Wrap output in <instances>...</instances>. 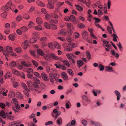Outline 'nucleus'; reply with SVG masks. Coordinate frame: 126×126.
<instances>
[{
	"label": "nucleus",
	"instance_id": "obj_44",
	"mask_svg": "<svg viewBox=\"0 0 126 126\" xmlns=\"http://www.w3.org/2000/svg\"><path fill=\"white\" fill-rule=\"evenodd\" d=\"M81 122L82 124L84 126H86L87 124V121L85 120H82V121Z\"/></svg>",
	"mask_w": 126,
	"mask_h": 126
},
{
	"label": "nucleus",
	"instance_id": "obj_12",
	"mask_svg": "<svg viewBox=\"0 0 126 126\" xmlns=\"http://www.w3.org/2000/svg\"><path fill=\"white\" fill-rule=\"evenodd\" d=\"M67 27L69 30H70L72 32V30L73 28V26L71 23H67Z\"/></svg>",
	"mask_w": 126,
	"mask_h": 126
},
{
	"label": "nucleus",
	"instance_id": "obj_58",
	"mask_svg": "<svg viewBox=\"0 0 126 126\" xmlns=\"http://www.w3.org/2000/svg\"><path fill=\"white\" fill-rule=\"evenodd\" d=\"M41 44L42 46L45 47L47 45V43L46 42L41 41Z\"/></svg>",
	"mask_w": 126,
	"mask_h": 126
},
{
	"label": "nucleus",
	"instance_id": "obj_20",
	"mask_svg": "<svg viewBox=\"0 0 126 126\" xmlns=\"http://www.w3.org/2000/svg\"><path fill=\"white\" fill-rule=\"evenodd\" d=\"M51 17H52L55 18H58V16L57 14L55 13H53L50 15Z\"/></svg>",
	"mask_w": 126,
	"mask_h": 126
},
{
	"label": "nucleus",
	"instance_id": "obj_53",
	"mask_svg": "<svg viewBox=\"0 0 126 126\" xmlns=\"http://www.w3.org/2000/svg\"><path fill=\"white\" fill-rule=\"evenodd\" d=\"M25 70L27 71L28 73H30V72H32L33 71V70L32 68H27Z\"/></svg>",
	"mask_w": 126,
	"mask_h": 126
},
{
	"label": "nucleus",
	"instance_id": "obj_40",
	"mask_svg": "<svg viewBox=\"0 0 126 126\" xmlns=\"http://www.w3.org/2000/svg\"><path fill=\"white\" fill-rule=\"evenodd\" d=\"M37 40L35 38H31L30 41V42L32 43H33L36 41Z\"/></svg>",
	"mask_w": 126,
	"mask_h": 126
},
{
	"label": "nucleus",
	"instance_id": "obj_6",
	"mask_svg": "<svg viewBox=\"0 0 126 126\" xmlns=\"http://www.w3.org/2000/svg\"><path fill=\"white\" fill-rule=\"evenodd\" d=\"M12 5V2L11 0H10L5 5L4 7L5 8V10L7 11H9L10 10L12 9L11 8V6Z\"/></svg>",
	"mask_w": 126,
	"mask_h": 126
},
{
	"label": "nucleus",
	"instance_id": "obj_50",
	"mask_svg": "<svg viewBox=\"0 0 126 126\" xmlns=\"http://www.w3.org/2000/svg\"><path fill=\"white\" fill-rule=\"evenodd\" d=\"M107 29L108 31L110 34H111L112 33L111 29L109 26L107 27Z\"/></svg>",
	"mask_w": 126,
	"mask_h": 126
},
{
	"label": "nucleus",
	"instance_id": "obj_17",
	"mask_svg": "<svg viewBox=\"0 0 126 126\" xmlns=\"http://www.w3.org/2000/svg\"><path fill=\"white\" fill-rule=\"evenodd\" d=\"M58 23V21L57 20L54 19H51L49 21V23L50 24H53V23L55 24H57Z\"/></svg>",
	"mask_w": 126,
	"mask_h": 126
},
{
	"label": "nucleus",
	"instance_id": "obj_46",
	"mask_svg": "<svg viewBox=\"0 0 126 126\" xmlns=\"http://www.w3.org/2000/svg\"><path fill=\"white\" fill-rule=\"evenodd\" d=\"M34 74L35 76H36L39 78H41V76L39 74V73L37 72H34Z\"/></svg>",
	"mask_w": 126,
	"mask_h": 126
},
{
	"label": "nucleus",
	"instance_id": "obj_19",
	"mask_svg": "<svg viewBox=\"0 0 126 126\" xmlns=\"http://www.w3.org/2000/svg\"><path fill=\"white\" fill-rule=\"evenodd\" d=\"M62 119L60 117L57 120V122L58 124L60 126L62 124Z\"/></svg>",
	"mask_w": 126,
	"mask_h": 126
},
{
	"label": "nucleus",
	"instance_id": "obj_31",
	"mask_svg": "<svg viewBox=\"0 0 126 126\" xmlns=\"http://www.w3.org/2000/svg\"><path fill=\"white\" fill-rule=\"evenodd\" d=\"M86 53L87 58L89 60L91 58V55L89 52L88 51H87Z\"/></svg>",
	"mask_w": 126,
	"mask_h": 126
},
{
	"label": "nucleus",
	"instance_id": "obj_2",
	"mask_svg": "<svg viewBox=\"0 0 126 126\" xmlns=\"http://www.w3.org/2000/svg\"><path fill=\"white\" fill-rule=\"evenodd\" d=\"M3 53L6 57L8 56L9 55L14 56L12 52V48L9 46H7L5 47V50L3 51Z\"/></svg>",
	"mask_w": 126,
	"mask_h": 126
},
{
	"label": "nucleus",
	"instance_id": "obj_43",
	"mask_svg": "<svg viewBox=\"0 0 126 126\" xmlns=\"http://www.w3.org/2000/svg\"><path fill=\"white\" fill-rule=\"evenodd\" d=\"M23 17L24 18L26 19H28L29 18V15L27 14H24L23 15Z\"/></svg>",
	"mask_w": 126,
	"mask_h": 126
},
{
	"label": "nucleus",
	"instance_id": "obj_32",
	"mask_svg": "<svg viewBox=\"0 0 126 126\" xmlns=\"http://www.w3.org/2000/svg\"><path fill=\"white\" fill-rule=\"evenodd\" d=\"M16 51L18 53H20L21 51V49L20 47H18L15 49Z\"/></svg>",
	"mask_w": 126,
	"mask_h": 126
},
{
	"label": "nucleus",
	"instance_id": "obj_52",
	"mask_svg": "<svg viewBox=\"0 0 126 126\" xmlns=\"http://www.w3.org/2000/svg\"><path fill=\"white\" fill-rule=\"evenodd\" d=\"M21 64L22 65L25 66L26 67H29L30 66V65H28L25 62H21Z\"/></svg>",
	"mask_w": 126,
	"mask_h": 126
},
{
	"label": "nucleus",
	"instance_id": "obj_24",
	"mask_svg": "<svg viewBox=\"0 0 126 126\" xmlns=\"http://www.w3.org/2000/svg\"><path fill=\"white\" fill-rule=\"evenodd\" d=\"M71 103L69 101H66V103L65 104V107L67 109H68L70 108L69 105Z\"/></svg>",
	"mask_w": 126,
	"mask_h": 126
},
{
	"label": "nucleus",
	"instance_id": "obj_18",
	"mask_svg": "<svg viewBox=\"0 0 126 126\" xmlns=\"http://www.w3.org/2000/svg\"><path fill=\"white\" fill-rule=\"evenodd\" d=\"M16 64V63L14 61H12L9 64V66L11 68L15 67Z\"/></svg>",
	"mask_w": 126,
	"mask_h": 126
},
{
	"label": "nucleus",
	"instance_id": "obj_61",
	"mask_svg": "<svg viewBox=\"0 0 126 126\" xmlns=\"http://www.w3.org/2000/svg\"><path fill=\"white\" fill-rule=\"evenodd\" d=\"M87 34V32L85 31H83L82 33V35L83 37L86 36Z\"/></svg>",
	"mask_w": 126,
	"mask_h": 126
},
{
	"label": "nucleus",
	"instance_id": "obj_38",
	"mask_svg": "<svg viewBox=\"0 0 126 126\" xmlns=\"http://www.w3.org/2000/svg\"><path fill=\"white\" fill-rule=\"evenodd\" d=\"M96 103L97 105L98 106H100L102 104L101 100L99 99L97 100Z\"/></svg>",
	"mask_w": 126,
	"mask_h": 126
},
{
	"label": "nucleus",
	"instance_id": "obj_11",
	"mask_svg": "<svg viewBox=\"0 0 126 126\" xmlns=\"http://www.w3.org/2000/svg\"><path fill=\"white\" fill-rule=\"evenodd\" d=\"M105 69L106 71L110 72H113V68L110 66H106V67Z\"/></svg>",
	"mask_w": 126,
	"mask_h": 126
},
{
	"label": "nucleus",
	"instance_id": "obj_10",
	"mask_svg": "<svg viewBox=\"0 0 126 126\" xmlns=\"http://www.w3.org/2000/svg\"><path fill=\"white\" fill-rule=\"evenodd\" d=\"M36 2L37 4L39 6L44 7L45 6V5L43 2L39 0L37 1Z\"/></svg>",
	"mask_w": 126,
	"mask_h": 126
},
{
	"label": "nucleus",
	"instance_id": "obj_13",
	"mask_svg": "<svg viewBox=\"0 0 126 126\" xmlns=\"http://www.w3.org/2000/svg\"><path fill=\"white\" fill-rule=\"evenodd\" d=\"M27 41H25L22 45V47L24 49H26L27 48L28 45L27 44Z\"/></svg>",
	"mask_w": 126,
	"mask_h": 126
},
{
	"label": "nucleus",
	"instance_id": "obj_25",
	"mask_svg": "<svg viewBox=\"0 0 126 126\" xmlns=\"http://www.w3.org/2000/svg\"><path fill=\"white\" fill-rule=\"evenodd\" d=\"M9 38L10 40L13 41L15 40V37L13 35L10 34L9 36Z\"/></svg>",
	"mask_w": 126,
	"mask_h": 126
},
{
	"label": "nucleus",
	"instance_id": "obj_41",
	"mask_svg": "<svg viewBox=\"0 0 126 126\" xmlns=\"http://www.w3.org/2000/svg\"><path fill=\"white\" fill-rule=\"evenodd\" d=\"M98 67L100 68V71H103L104 69V66L102 64H99Z\"/></svg>",
	"mask_w": 126,
	"mask_h": 126
},
{
	"label": "nucleus",
	"instance_id": "obj_60",
	"mask_svg": "<svg viewBox=\"0 0 126 126\" xmlns=\"http://www.w3.org/2000/svg\"><path fill=\"white\" fill-rule=\"evenodd\" d=\"M14 107L16 108L18 110H20L21 108L19 105L18 104H16L15 105V107Z\"/></svg>",
	"mask_w": 126,
	"mask_h": 126
},
{
	"label": "nucleus",
	"instance_id": "obj_9",
	"mask_svg": "<svg viewBox=\"0 0 126 126\" xmlns=\"http://www.w3.org/2000/svg\"><path fill=\"white\" fill-rule=\"evenodd\" d=\"M77 63L78 66L80 68L83 64L84 63L82 61L79 60L77 61Z\"/></svg>",
	"mask_w": 126,
	"mask_h": 126
},
{
	"label": "nucleus",
	"instance_id": "obj_7",
	"mask_svg": "<svg viewBox=\"0 0 126 126\" xmlns=\"http://www.w3.org/2000/svg\"><path fill=\"white\" fill-rule=\"evenodd\" d=\"M9 114L7 112L4 111H2L0 112V116L3 118H6L7 116H8Z\"/></svg>",
	"mask_w": 126,
	"mask_h": 126
},
{
	"label": "nucleus",
	"instance_id": "obj_42",
	"mask_svg": "<svg viewBox=\"0 0 126 126\" xmlns=\"http://www.w3.org/2000/svg\"><path fill=\"white\" fill-rule=\"evenodd\" d=\"M12 103H14L15 104H18V102L17 101V99L15 98H13L12 99Z\"/></svg>",
	"mask_w": 126,
	"mask_h": 126
},
{
	"label": "nucleus",
	"instance_id": "obj_27",
	"mask_svg": "<svg viewBox=\"0 0 126 126\" xmlns=\"http://www.w3.org/2000/svg\"><path fill=\"white\" fill-rule=\"evenodd\" d=\"M41 77L43 79H47L48 77L46 74L44 72L42 73Z\"/></svg>",
	"mask_w": 126,
	"mask_h": 126
},
{
	"label": "nucleus",
	"instance_id": "obj_59",
	"mask_svg": "<svg viewBox=\"0 0 126 126\" xmlns=\"http://www.w3.org/2000/svg\"><path fill=\"white\" fill-rule=\"evenodd\" d=\"M23 92L24 94H25L26 97H29V94L28 92H26L25 90H23Z\"/></svg>",
	"mask_w": 126,
	"mask_h": 126
},
{
	"label": "nucleus",
	"instance_id": "obj_45",
	"mask_svg": "<svg viewBox=\"0 0 126 126\" xmlns=\"http://www.w3.org/2000/svg\"><path fill=\"white\" fill-rule=\"evenodd\" d=\"M75 19L76 18L74 15H71L70 16V19L73 22L75 21Z\"/></svg>",
	"mask_w": 126,
	"mask_h": 126
},
{
	"label": "nucleus",
	"instance_id": "obj_36",
	"mask_svg": "<svg viewBox=\"0 0 126 126\" xmlns=\"http://www.w3.org/2000/svg\"><path fill=\"white\" fill-rule=\"evenodd\" d=\"M72 33V32L70 30H69L68 31L65 32V35H69L71 34Z\"/></svg>",
	"mask_w": 126,
	"mask_h": 126
},
{
	"label": "nucleus",
	"instance_id": "obj_39",
	"mask_svg": "<svg viewBox=\"0 0 126 126\" xmlns=\"http://www.w3.org/2000/svg\"><path fill=\"white\" fill-rule=\"evenodd\" d=\"M21 30L23 32H25L27 31V28L25 26H23L20 28Z\"/></svg>",
	"mask_w": 126,
	"mask_h": 126
},
{
	"label": "nucleus",
	"instance_id": "obj_3",
	"mask_svg": "<svg viewBox=\"0 0 126 126\" xmlns=\"http://www.w3.org/2000/svg\"><path fill=\"white\" fill-rule=\"evenodd\" d=\"M50 57L55 60H58L59 58L58 57L53 54L48 53L44 55V58L47 60H49Z\"/></svg>",
	"mask_w": 126,
	"mask_h": 126
},
{
	"label": "nucleus",
	"instance_id": "obj_15",
	"mask_svg": "<svg viewBox=\"0 0 126 126\" xmlns=\"http://www.w3.org/2000/svg\"><path fill=\"white\" fill-rule=\"evenodd\" d=\"M5 79H8L11 77V74L10 72H8L4 75Z\"/></svg>",
	"mask_w": 126,
	"mask_h": 126
},
{
	"label": "nucleus",
	"instance_id": "obj_49",
	"mask_svg": "<svg viewBox=\"0 0 126 126\" xmlns=\"http://www.w3.org/2000/svg\"><path fill=\"white\" fill-rule=\"evenodd\" d=\"M67 72L71 76L73 75V73L72 71L70 69H68V70Z\"/></svg>",
	"mask_w": 126,
	"mask_h": 126
},
{
	"label": "nucleus",
	"instance_id": "obj_48",
	"mask_svg": "<svg viewBox=\"0 0 126 126\" xmlns=\"http://www.w3.org/2000/svg\"><path fill=\"white\" fill-rule=\"evenodd\" d=\"M62 78L63 79H66L67 78V76L65 72H63L62 73Z\"/></svg>",
	"mask_w": 126,
	"mask_h": 126
},
{
	"label": "nucleus",
	"instance_id": "obj_28",
	"mask_svg": "<svg viewBox=\"0 0 126 126\" xmlns=\"http://www.w3.org/2000/svg\"><path fill=\"white\" fill-rule=\"evenodd\" d=\"M117 45L118 46L120 50L121 51H122V49L123 48V47L121 46V43L120 42H119V43H117Z\"/></svg>",
	"mask_w": 126,
	"mask_h": 126
},
{
	"label": "nucleus",
	"instance_id": "obj_62",
	"mask_svg": "<svg viewBox=\"0 0 126 126\" xmlns=\"http://www.w3.org/2000/svg\"><path fill=\"white\" fill-rule=\"evenodd\" d=\"M72 54H68L67 55V57L69 60L73 59L72 58Z\"/></svg>",
	"mask_w": 126,
	"mask_h": 126
},
{
	"label": "nucleus",
	"instance_id": "obj_26",
	"mask_svg": "<svg viewBox=\"0 0 126 126\" xmlns=\"http://www.w3.org/2000/svg\"><path fill=\"white\" fill-rule=\"evenodd\" d=\"M15 92L13 91H11L8 94L9 96L11 97L15 96Z\"/></svg>",
	"mask_w": 126,
	"mask_h": 126
},
{
	"label": "nucleus",
	"instance_id": "obj_35",
	"mask_svg": "<svg viewBox=\"0 0 126 126\" xmlns=\"http://www.w3.org/2000/svg\"><path fill=\"white\" fill-rule=\"evenodd\" d=\"M78 27L79 28L82 29L85 27V25L83 24L80 23L78 25Z\"/></svg>",
	"mask_w": 126,
	"mask_h": 126
},
{
	"label": "nucleus",
	"instance_id": "obj_64",
	"mask_svg": "<svg viewBox=\"0 0 126 126\" xmlns=\"http://www.w3.org/2000/svg\"><path fill=\"white\" fill-rule=\"evenodd\" d=\"M22 31L19 29H17L16 31L17 33L19 35H20L22 34Z\"/></svg>",
	"mask_w": 126,
	"mask_h": 126
},
{
	"label": "nucleus",
	"instance_id": "obj_63",
	"mask_svg": "<svg viewBox=\"0 0 126 126\" xmlns=\"http://www.w3.org/2000/svg\"><path fill=\"white\" fill-rule=\"evenodd\" d=\"M11 25L13 28H15L16 26V24L15 22H12Z\"/></svg>",
	"mask_w": 126,
	"mask_h": 126
},
{
	"label": "nucleus",
	"instance_id": "obj_21",
	"mask_svg": "<svg viewBox=\"0 0 126 126\" xmlns=\"http://www.w3.org/2000/svg\"><path fill=\"white\" fill-rule=\"evenodd\" d=\"M37 53L39 55H43L44 54L43 52L40 49H38L37 50Z\"/></svg>",
	"mask_w": 126,
	"mask_h": 126
},
{
	"label": "nucleus",
	"instance_id": "obj_51",
	"mask_svg": "<svg viewBox=\"0 0 126 126\" xmlns=\"http://www.w3.org/2000/svg\"><path fill=\"white\" fill-rule=\"evenodd\" d=\"M22 17L20 15H18L16 17V19L18 21H20L22 19Z\"/></svg>",
	"mask_w": 126,
	"mask_h": 126
},
{
	"label": "nucleus",
	"instance_id": "obj_33",
	"mask_svg": "<svg viewBox=\"0 0 126 126\" xmlns=\"http://www.w3.org/2000/svg\"><path fill=\"white\" fill-rule=\"evenodd\" d=\"M48 46L49 48H52L54 46V43H49L48 44Z\"/></svg>",
	"mask_w": 126,
	"mask_h": 126
},
{
	"label": "nucleus",
	"instance_id": "obj_34",
	"mask_svg": "<svg viewBox=\"0 0 126 126\" xmlns=\"http://www.w3.org/2000/svg\"><path fill=\"white\" fill-rule=\"evenodd\" d=\"M44 25L46 28L47 29H49L50 28V25L47 22H45L44 24Z\"/></svg>",
	"mask_w": 126,
	"mask_h": 126
},
{
	"label": "nucleus",
	"instance_id": "obj_5",
	"mask_svg": "<svg viewBox=\"0 0 126 126\" xmlns=\"http://www.w3.org/2000/svg\"><path fill=\"white\" fill-rule=\"evenodd\" d=\"M12 72L14 74L22 78H25V74L23 72L19 73L18 71L15 69H13Z\"/></svg>",
	"mask_w": 126,
	"mask_h": 126
},
{
	"label": "nucleus",
	"instance_id": "obj_56",
	"mask_svg": "<svg viewBox=\"0 0 126 126\" xmlns=\"http://www.w3.org/2000/svg\"><path fill=\"white\" fill-rule=\"evenodd\" d=\"M33 64L36 67H37L38 65V63L36 61L34 60H32V61Z\"/></svg>",
	"mask_w": 126,
	"mask_h": 126
},
{
	"label": "nucleus",
	"instance_id": "obj_14",
	"mask_svg": "<svg viewBox=\"0 0 126 126\" xmlns=\"http://www.w3.org/2000/svg\"><path fill=\"white\" fill-rule=\"evenodd\" d=\"M48 8L51 9H53L54 8V6L53 4L50 2H48V4L47 5Z\"/></svg>",
	"mask_w": 126,
	"mask_h": 126
},
{
	"label": "nucleus",
	"instance_id": "obj_37",
	"mask_svg": "<svg viewBox=\"0 0 126 126\" xmlns=\"http://www.w3.org/2000/svg\"><path fill=\"white\" fill-rule=\"evenodd\" d=\"M50 24L51 26V27H50V28L54 30L57 29V27L56 25L54 24Z\"/></svg>",
	"mask_w": 126,
	"mask_h": 126
},
{
	"label": "nucleus",
	"instance_id": "obj_30",
	"mask_svg": "<svg viewBox=\"0 0 126 126\" xmlns=\"http://www.w3.org/2000/svg\"><path fill=\"white\" fill-rule=\"evenodd\" d=\"M47 40V38L45 37H43L40 39V40L41 41L46 42Z\"/></svg>",
	"mask_w": 126,
	"mask_h": 126
},
{
	"label": "nucleus",
	"instance_id": "obj_4",
	"mask_svg": "<svg viewBox=\"0 0 126 126\" xmlns=\"http://www.w3.org/2000/svg\"><path fill=\"white\" fill-rule=\"evenodd\" d=\"M75 44L71 42H69L67 44V45L64 47L65 50L67 51H72V48L76 47Z\"/></svg>",
	"mask_w": 126,
	"mask_h": 126
},
{
	"label": "nucleus",
	"instance_id": "obj_23",
	"mask_svg": "<svg viewBox=\"0 0 126 126\" xmlns=\"http://www.w3.org/2000/svg\"><path fill=\"white\" fill-rule=\"evenodd\" d=\"M54 47L56 48L60 49L61 46L57 42H55L54 43Z\"/></svg>",
	"mask_w": 126,
	"mask_h": 126
},
{
	"label": "nucleus",
	"instance_id": "obj_16",
	"mask_svg": "<svg viewBox=\"0 0 126 126\" xmlns=\"http://www.w3.org/2000/svg\"><path fill=\"white\" fill-rule=\"evenodd\" d=\"M36 22L38 24H40L42 23V20L41 18L38 17L36 18Z\"/></svg>",
	"mask_w": 126,
	"mask_h": 126
},
{
	"label": "nucleus",
	"instance_id": "obj_29",
	"mask_svg": "<svg viewBox=\"0 0 126 126\" xmlns=\"http://www.w3.org/2000/svg\"><path fill=\"white\" fill-rule=\"evenodd\" d=\"M21 85L22 87L24 89V90H27V87L26 85L24 83H22L21 84Z\"/></svg>",
	"mask_w": 126,
	"mask_h": 126
},
{
	"label": "nucleus",
	"instance_id": "obj_54",
	"mask_svg": "<svg viewBox=\"0 0 126 126\" xmlns=\"http://www.w3.org/2000/svg\"><path fill=\"white\" fill-rule=\"evenodd\" d=\"M114 93L115 95L117 96H121L120 93L117 90H115L114 91Z\"/></svg>",
	"mask_w": 126,
	"mask_h": 126
},
{
	"label": "nucleus",
	"instance_id": "obj_55",
	"mask_svg": "<svg viewBox=\"0 0 126 126\" xmlns=\"http://www.w3.org/2000/svg\"><path fill=\"white\" fill-rule=\"evenodd\" d=\"M35 29L37 30H42V28H40V26H36L35 27Z\"/></svg>",
	"mask_w": 126,
	"mask_h": 126
},
{
	"label": "nucleus",
	"instance_id": "obj_22",
	"mask_svg": "<svg viewBox=\"0 0 126 126\" xmlns=\"http://www.w3.org/2000/svg\"><path fill=\"white\" fill-rule=\"evenodd\" d=\"M77 9L79 11L81 12L83 11V9L80 6L78 5H75Z\"/></svg>",
	"mask_w": 126,
	"mask_h": 126
},
{
	"label": "nucleus",
	"instance_id": "obj_8",
	"mask_svg": "<svg viewBox=\"0 0 126 126\" xmlns=\"http://www.w3.org/2000/svg\"><path fill=\"white\" fill-rule=\"evenodd\" d=\"M2 10L4 11V12L1 14V16L2 17L4 18H5L7 15V14L6 12V11L5 10V8L4 7H3L1 8Z\"/></svg>",
	"mask_w": 126,
	"mask_h": 126
},
{
	"label": "nucleus",
	"instance_id": "obj_1",
	"mask_svg": "<svg viewBox=\"0 0 126 126\" xmlns=\"http://www.w3.org/2000/svg\"><path fill=\"white\" fill-rule=\"evenodd\" d=\"M35 82H33L32 83V82L29 81V82H27V84L28 87L29 88L31 87L30 89L31 90H35L37 91L39 89L38 85V84L39 83L40 81L38 80V79H35Z\"/></svg>",
	"mask_w": 126,
	"mask_h": 126
},
{
	"label": "nucleus",
	"instance_id": "obj_57",
	"mask_svg": "<svg viewBox=\"0 0 126 126\" xmlns=\"http://www.w3.org/2000/svg\"><path fill=\"white\" fill-rule=\"evenodd\" d=\"M94 20H95V23H96L99 22L100 21V20L99 18L95 17L94 18Z\"/></svg>",
	"mask_w": 126,
	"mask_h": 126
},
{
	"label": "nucleus",
	"instance_id": "obj_47",
	"mask_svg": "<svg viewBox=\"0 0 126 126\" xmlns=\"http://www.w3.org/2000/svg\"><path fill=\"white\" fill-rule=\"evenodd\" d=\"M49 75L50 77L52 79L53 78L54 79H55L56 77V75L54 74H53L51 73H50L49 74Z\"/></svg>",
	"mask_w": 126,
	"mask_h": 126
}]
</instances>
